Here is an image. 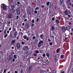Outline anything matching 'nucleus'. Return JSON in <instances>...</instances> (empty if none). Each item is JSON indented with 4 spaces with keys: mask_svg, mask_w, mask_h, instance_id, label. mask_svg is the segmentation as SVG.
Instances as JSON below:
<instances>
[{
    "mask_svg": "<svg viewBox=\"0 0 73 73\" xmlns=\"http://www.w3.org/2000/svg\"><path fill=\"white\" fill-rule=\"evenodd\" d=\"M25 27L26 29H28L29 27H30V25L29 23H27L25 25Z\"/></svg>",
    "mask_w": 73,
    "mask_h": 73,
    "instance_id": "obj_2",
    "label": "nucleus"
},
{
    "mask_svg": "<svg viewBox=\"0 0 73 73\" xmlns=\"http://www.w3.org/2000/svg\"><path fill=\"white\" fill-rule=\"evenodd\" d=\"M55 19V18L54 17H53V18H52V20L53 21H54V19Z\"/></svg>",
    "mask_w": 73,
    "mask_h": 73,
    "instance_id": "obj_48",
    "label": "nucleus"
},
{
    "mask_svg": "<svg viewBox=\"0 0 73 73\" xmlns=\"http://www.w3.org/2000/svg\"><path fill=\"white\" fill-rule=\"evenodd\" d=\"M41 7L42 8H44L45 7V6L44 5H42L41 6Z\"/></svg>",
    "mask_w": 73,
    "mask_h": 73,
    "instance_id": "obj_35",
    "label": "nucleus"
},
{
    "mask_svg": "<svg viewBox=\"0 0 73 73\" xmlns=\"http://www.w3.org/2000/svg\"><path fill=\"white\" fill-rule=\"evenodd\" d=\"M15 8V5H13L11 6V8L12 9H13V8Z\"/></svg>",
    "mask_w": 73,
    "mask_h": 73,
    "instance_id": "obj_29",
    "label": "nucleus"
},
{
    "mask_svg": "<svg viewBox=\"0 0 73 73\" xmlns=\"http://www.w3.org/2000/svg\"><path fill=\"white\" fill-rule=\"evenodd\" d=\"M32 23H35V20H32Z\"/></svg>",
    "mask_w": 73,
    "mask_h": 73,
    "instance_id": "obj_43",
    "label": "nucleus"
},
{
    "mask_svg": "<svg viewBox=\"0 0 73 73\" xmlns=\"http://www.w3.org/2000/svg\"><path fill=\"white\" fill-rule=\"evenodd\" d=\"M22 44H23V45H24V44H25V43H24V42H22Z\"/></svg>",
    "mask_w": 73,
    "mask_h": 73,
    "instance_id": "obj_51",
    "label": "nucleus"
},
{
    "mask_svg": "<svg viewBox=\"0 0 73 73\" xmlns=\"http://www.w3.org/2000/svg\"><path fill=\"white\" fill-rule=\"evenodd\" d=\"M19 38V36H17V40H18Z\"/></svg>",
    "mask_w": 73,
    "mask_h": 73,
    "instance_id": "obj_59",
    "label": "nucleus"
},
{
    "mask_svg": "<svg viewBox=\"0 0 73 73\" xmlns=\"http://www.w3.org/2000/svg\"><path fill=\"white\" fill-rule=\"evenodd\" d=\"M69 4L70 5H72V3L69 2Z\"/></svg>",
    "mask_w": 73,
    "mask_h": 73,
    "instance_id": "obj_42",
    "label": "nucleus"
},
{
    "mask_svg": "<svg viewBox=\"0 0 73 73\" xmlns=\"http://www.w3.org/2000/svg\"><path fill=\"white\" fill-rule=\"evenodd\" d=\"M25 25V24L24 23H22V25H23V26H24Z\"/></svg>",
    "mask_w": 73,
    "mask_h": 73,
    "instance_id": "obj_57",
    "label": "nucleus"
},
{
    "mask_svg": "<svg viewBox=\"0 0 73 73\" xmlns=\"http://www.w3.org/2000/svg\"><path fill=\"white\" fill-rule=\"evenodd\" d=\"M39 8L38 7H37L36 9H35V10H37L38 9H39Z\"/></svg>",
    "mask_w": 73,
    "mask_h": 73,
    "instance_id": "obj_40",
    "label": "nucleus"
},
{
    "mask_svg": "<svg viewBox=\"0 0 73 73\" xmlns=\"http://www.w3.org/2000/svg\"><path fill=\"white\" fill-rule=\"evenodd\" d=\"M23 37L24 39H26L27 41H28L29 40V38L27 35H25L23 36Z\"/></svg>",
    "mask_w": 73,
    "mask_h": 73,
    "instance_id": "obj_4",
    "label": "nucleus"
},
{
    "mask_svg": "<svg viewBox=\"0 0 73 73\" xmlns=\"http://www.w3.org/2000/svg\"><path fill=\"white\" fill-rule=\"evenodd\" d=\"M48 41L49 42L51 41V40L50 39H48Z\"/></svg>",
    "mask_w": 73,
    "mask_h": 73,
    "instance_id": "obj_55",
    "label": "nucleus"
},
{
    "mask_svg": "<svg viewBox=\"0 0 73 73\" xmlns=\"http://www.w3.org/2000/svg\"><path fill=\"white\" fill-rule=\"evenodd\" d=\"M58 55H55V58L54 59V60L55 62H57V60H58Z\"/></svg>",
    "mask_w": 73,
    "mask_h": 73,
    "instance_id": "obj_3",
    "label": "nucleus"
},
{
    "mask_svg": "<svg viewBox=\"0 0 73 73\" xmlns=\"http://www.w3.org/2000/svg\"><path fill=\"white\" fill-rule=\"evenodd\" d=\"M16 39H14L13 40L11 41V44L12 45L13 44H14L16 42Z\"/></svg>",
    "mask_w": 73,
    "mask_h": 73,
    "instance_id": "obj_7",
    "label": "nucleus"
},
{
    "mask_svg": "<svg viewBox=\"0 0 73 73\" xmlns=\"http://www.w3.org/2000/svg\"><path fill=\"white\" fill-rule=\"evenodd\" d=\"M6 35L4 36V37L5 38H6L7 37V36H8V34H6Z\"/></svg>",
    "mask_w": 73,
    "mask_h": 73,
    "instance_id": "obj_37",
    "label": "nucleus"
},
{
    "mask_svg": "<svg viewBox=\"0 0 73 73\" xmlns=\"http://www.w3.org/2000/svg\"><path fill=\"white\" fill-rule=\"evenodd\" d=\"M13 0H8V1L9 3H12L13 1Z\"/></svg>",
    "mask_w": 73,
    "mask_h": 73,
    "instance_id": "obj_27",
    "label": "nucleus"
},
{
    "mask_svg": "<svg viewBox=\"0 0 73 73\" xmlns=\"http://www.w3.org/2000/svg\"><path fill=\"white\" fill-rule=\"evenodd\" d=\"M45 54L44 53L43 55H42V56L43 57H45Z\"/></svg>",
    "mask_w": 73,
    "mask_h": 73,
    "instance_id": "obj_39",
    "label": "nucleus"
},
{
    "mask_svg": "<svg viewBox=\"0 0 73 73\" xmlns=\"http://www.w3.org/2000/svg\"><path fill=\"white\" fill-rule=\"evenodd\" d=\"M33 26H34V24H32L31 26L32 27H33Z\"/></svg>",
    "mask_w": 73,
    "mask_h": 73,
    "instance_id": "obj_63",
    "label": "nucleus"
},
{
    "mask_svg": "<svg viewBox=\"0 0 73 73\" xmlns=\"http://www.w3.org/2000/svg\"><path fill=\"white\" fill-rule=\"evenodd\" d=\"M19 16H17V20H18V19H19Z\"/></svg>",
    "mask_w": 73,
    "mask_h": 73,
    "instance_id": "obj_52",
    "label": "nucleus"
},
{
    "mask_svg": "<svg viewBox=\"0 0 73 73\" xmlns=\"http://www.w3.org/2000/svg\"><path fill=\"white\" fill-rule=\"evenodd\" d=\"M46 56H47V57H50V54L48 53H46Z\"/></svg>",
    "mask_w": 73,
    "mask_h": 73,
    "instance_id": "obj_19",
    "label": "nucleus"
},
{
    "mask_svg": "<svg viewBox=\"0 0 73 73\" xmlns=\"http://www.w3.org/2000/svg\"><path fill=\"white\" fill-rule=\"evenodd\" d=\"M38 43H40V44L42 45V44H44V42H43V41L40 40Z\"/></svg>",
    "mask_w": 73,
    "mask_h": 73,
    "instance_id": "obj_15",
    "label": "nucleus"
},
{
    "mask_svg": "<svg viewBox=\"0 0 73 73\" xmlns=\"http://www.w3.org/2000/svg\"><path fill=\"white\" fill-rule=\"evenodd\" d=\"M6 72V69H5L3 71V73H5Z\"/></svg>",
    "mask_w": 73,
    "mask_h": 73,
    "instance_id": "obj_38",
    "label": "nucleus"
},
{
    "mask_svg": "<svg viewBox=\"0 0 73 73\" xmlns=\"http://www.w3.org/2000/svg\"><path fill=\"white\" fill-rule=\"evenodd\" d=\"M10 12L11 13H13V12H15V10L13 9H11L10 10Z\"/></svg>",
    "mask_w": 73,
    "mask_h": 73,
    "instance_id": "obj_16",
    "label": "nucleus"
},
{
    "mask_svg": "<svg viewBox=\"0 0 73 73\" xmlns=\"http://www.w3.org/2000/svg\"><path fill=\"white\" fill-rule=\"evenodd\" d=\"M39 20V19L37 18V21H36L37 22H38V21Z\"/></svg>",
    "mask_w": 73,
    "mask_h": 73,
    "instance_id": "obj_53",
    "label": "nucleus"
},
{
    "mask_svg": "<svg viewBox=\"0 0 73 73\" xmlns=\"http://www.w3.org/2000/svg\"><path fill=\"white\" fill-rule=\"evenodd\" d=\"M40 73H46V72L44 70L42 71H41L40 72Z\"/></svg>",
    "mask_w": 73,
    "mask_h": 73,
    "instance_id": "obj_17",
    "label": "nucleus"
},
{
    "mask_svg": "<svg viewBox=\"0 0 73 73\" xmlns=\"http://www.w3.org/2000/svg\"><path fill=\"white\" fill-rule=\"evenodd\" d=\"M23 70H21V73H23Z\"/></svg>",
    "mask_w": 73,
    "mask_h": 73,
    "instance_id": "obj_58",
    "label": "nucleus"
},
{
    "mask_svg": "<svg viewBox=\"0 0 73 73\" xmlns=\"http://www.w3.org/2000/svg\"><path fill=\"white\" fill-rule=\"evenodd\" d=\"M53 73H56V71L55 70H54L53 71Z\"/></svg>",
    "mask_w": 73,
    "mask_h": 73,
    "instance_id": "obj_49",
    "label": "nucleus"
},
{
    "mask_svg": "<svg viewBox=\"0 0 73 73\" xmlns=\"http://www.w3.org/2000/svg\"><path fill=\"white\" fill-rule=\"evenodd\" d=\"M23 49L24 50H28V47L26 46L25 47L23 48Z\"/></svg>",
    "mask_w": 73,
    "mask_h": 73,
    "instance_id": "obj_12",
    "label": "nucleus"
},
{
    "mask_svg": "<svg viewBox=\"0 0 73 73\" xmlns=\"http://www.w3.org/2000/svg\"><path fill=\"white\" fill-rule=\"evenodd\" d=\"M41 58L40 57H38V60H40V59Z\"/></svg>",
    "mask_w": 73,
    "mask_h": 73,
    "instance_id": "obj_62",
    "label": "nucleus"
},
{
    "mask_svg": "<svg viewBox=\"0 0 73 73\" xmlns=\"http://www.w3.org/2000/svg\"><path fill=\"white\" fill-rule=\"evenodd\" d=\"M16 12L18 15H19L20 13V10L19 9H17L16 10Z\"/></svg>",
    "mask_w": 73,
    "mask_h": 73,
    "instance_id": "obj_8",
    "label": "nucleus"
},
{
    "mask_svg": "<svg viewBox=\"0 0 73 73\" xmlns=\"http://www.w3.org/2000/svg\"><path fill=\"white\" fill-rule=\"evenodd\" d=\"M15 73H18V72H17V71H15Z\"/></svg>",
    "mask_w": 73,
    "mask_h": 73,
    "instance_id": "obj_61",
    "label": "nucleus"
},
{
    "mask_svg": "<svg viewBox=\"0 0 73 73\" xmlns=\"http://www.w3.org/2000/svg\"><path fill=\"white\" fill-rule=\"evenodd\" d=\"M13 16V15L12 14H9L8 15V17L9 19H11V18H12Z\"/></svg>",
    "mask_w": 73,
    "mask_h": 73,
    "instance_id": "obj_6",
    "label": "nucleus"
},
{
    "mask_svg": "<svg viewBox=\"0 0 73 73\" xmlns=\"http://www.w3.org/2000/svg\"><path fill=\"white\" fill-rule=\"evenodd\" d=\"M11 29H12V28L10 27L9 29V31H11Z\"/></svg>",
    "mask_w": 73,
    "mask_h": 73,
    "instance_id": "obj_46",
    "label": "nucleus"
},
{
    "mask_svg": "<svg viewBox=\"0 0 73 73\" xmlns=\"http://www.w3.org/2000/svg\"><path fill=\"white\" fill-rule=\"evenodd\" d=\"M64 13L67 16V15H68V11H65Z\"/></svg>",
    "mask_w": 73,
    "mask_h": 73,
    "instance_id": "obj_14",
    "label": "nucleus"
},
{
    "mask_svg": "<svg viewBox=\"0 0 73 73\" xmlns=\"http://www.w3.org/2000/svg\"><path fill=\"white\" fill-rule=\"evenodd\" d=\"M70 28H71V27L70 26H67L66 27V29L67 31H69V30L70 29Z\"/></svg>",
    "mask_w": 73,
    "mask_h": 73,
    "instance_id": "obj_11",
    "label": "nucleus"
},
{
    "mask_svg": "<svg viewBox=\"0 0 73 73\" xmlns=\"http://www.w3.org/2000/svg\"><path fill=\"white\" fill-rule=\"evenodd\" d=\"M49 44L50 45H53V43L52 42H50L49 43Z\"/></svg>",
    "mask_w": 73,
    "mask_h": 73,
    "instance_id": "obj_34",
    "label": "nucleus"
},
{
    "mask_svg": "<svg viewBox=\"0 0 73 73\" xmlns=\"http://www.w3.org/2000/svg\"><path fill=\"white\" fill-rule=\"evenodd\" d=\"M17 4H18L19 5V4H20V2L19 1L17 2Z\"/></svg>",
    "mask_w": 73,
    "mask_h": 73,
    "instance_id": "obj_50",
    "label": "nucleus"
},
{
    "mask_svg": "<svg viewBox=\"0 0 73 73\" xmlns=\"http://www.w3.org/2000/svg\"><path fill=\"white\" fill-rule=\"evenodd\" d=\"M13 62H15V58H13Z\"/></svg>",
    "mask_w": 73,
    "mask_h": 73,
    "instance_id": "obj_41",
    "label": "nucleus"
},
{
    "mask_svg": "<svg viewBox=\"0 0 73 73\" xmlns=\"http://www.w3.org/2000/svg\"><path fill=\"white\" fill-rule=\"evenodd\" d=\"M39 53V52L38 50H36V54H37L38 53Z\"/></svg>",
    "mask_w": 73,
    "mask_h": 73,
    "instance_id": "obj_32",
    "label": "nucleus"
},
{
    "mask_svg": "<svg viewBox=\"0 0 73 73\" xmlns=\"http://www.w3.org/2000/svg\"><path fill=\"white\" fill-rule=\"evenodd\" d=\"M68 17H71V16H70V15H68Z\"/></svg>",
    "mask_w": 73,
    "mask_h": 73,
    "instance_id": "obj_47",
    "label": "nucleus"
},
{
    "mask_svg": "<svg viewBox=\"0 0 73 73\" xmlns=\"http://www.w3.org/2000/svg\"><path fill=\"white\" fill-rule=\"evenodd\" d=\"M34 13H35V14H37V11L36 10H35L34 11Z\"/></svg>",
    "mask_w": 73,
    "mask_h": 73,
    "instance_id": "obj_33",
    "label": "nucleus"
},
{
    "mask_svg": "<svg viewBox=\"0 0 73 73\" xmlns=\"http://www.w3.org/2000/svg\"><path fill=\"white\" fill-rule=\"evenodd\" d=\"M71 30L72 31H73V28H72V29H71Z\"/></svg>",
    "mask_w": 73,
    "mask_h": 73,
    "instance_id": "obj_64",
    "label": "nucleus"
},
{
    "mask_svg": "<svg viewBox=\"0 0 73 73\" xmlns=\"http://www.w3.org/2000/svg\"><path fill=\"white\" fill-rule=\"evenodd\" d=\"M59 51V50L58 49H57L56 50V52L57 53H58V52Z\"/></svg>",
    "mask_w": 73,
    "mask_h": 73,
    "instance_id": "obj_45",
    "label": "nucleus"
},
{
    "mask_svg": "<svg viewBox=\"0 0 73 73\" xmlns=\"http://www.w3.org/2000/svg\"><path fill=\"white\" fill-rule=\"evenodd\" d=\"M7 30H5V31H4V33L5 35H7Z\"/></svg>",
    "mask_w": 73,
    "mask_h": 73,
    "instance_id": "obj_24",
    "label": "nucleus"
},
{
    "mask_svg": "<svg viewBox=\"0 0 73 73\" xmlns=\"http://www.w3.org/2000/svg\"><path fill=\"white\" fill-rule=\"evenodd\" d=\"M42 45L41 44H40V43H38V48H40V47H41Z\"/></svg>",
    "mask_w": 73,
    "mask_h": 73,
    "instance_id": "obj_20",
    "label": "nucleus"
},
{
    "mask_svg": "<svg viewBox=\"0 0 73 73\" xmlns=\"http://www.w3.org/2000/svg\"><path fill=\"white\" fill-rule=\"evenodd\" d=\"M27 17V14H24L23 15V17L24 19H25V17Z\"/></svg>",
    "mask_w": 73,
    "mask_h": 73,
    "instance_id": "obj_18",
    "label": "nucleus"
},
{
    "mask_svg": "<svg viewBox=\"0 0 73 73\" xmlns=\"http://www.w3.org/2000/svg\"><path fill=\"white\" fill-rule=\"evenodd\" d=\"M17 47L18 49H20V44L19 43H17Z\"/></svg>",
    "mask_w": 73,
    "mask_h": 73,
    "instance_id": "obj_10",
    "label": "nucleus"
},
{
    "mask_svg": "<svg viewBox=\"0 0 73 73\" xmlns=\"http://www.w3.org/2000/svg\"><path fill=\"white\" fill-rule=\"evenodd\" d=\"M7 33L8 34L9 33V30H8L7 31Z\"/></svg>",
    "mask_w": 73,
    "mask_h": 73,
    "instance_id": "obj_54",
    "label": "nucleus"
},
{
    "mask_svg": "<svg viewBox=\"0 0 73 73\" xmlns=\"http://www.w3.org/2000/svg\"><path fill=\"white\" fill-rule=\"evenodd\" d=\"M27 13L28 15H30V14L31 13V11H30V9H29L27 8Z\"/></svg>",
    "mask_w": 73,
    "mask_h": 73,
    "instance_id": "obj_5",
    "label": "nucleus"
},
{
    "mask_svg": "<svg viewBox=\"0 0 73 73\" xmlns=\"http://www.w3.org/2000/svg\"><path fill=\"white\" fill-rule=\"evenodd\" d=\"M40 37L41 38H43V35H41L40 36Z\"/></svg>",
    "mask_w": 73,
    "mask_h": 73,
    "instance_id": "obj_28",
    "label": "nucleus"
},
{
    "mask_svg": "<svg viewBox=\"0 0 73 73\" xmlns=\"http://www.w3.org/2000/svg\"><path fill=\"white\" fill-rule=\"evenodd\" d=\"M62 30L63 32H65L66 31V28H65V27H62Z\"/></svg>",
    "mask_w": 73,
    "mask_h": 73,
    "instance_id": "obj_9",
    "label": "nucleus"
},
{
    "mask_svg": "<svg viewBox=\"0 0 73 73\" xmlns=\"http://www.w3.org/2000/svg\"><path fill=\"white\" fill-rule=\"evenodd\" d=\"M35 38H36V37L35 36H33V40H34V39H35Z\"/></svg>",
    "mask_w": 73,
    "mask_h": 73,
    "instance_id": "obj_44",
    "label": "nucleus"
},
{
    "mask_svg": "<svg viewBox=\"0 0 73 73\" xmlns=\"http://www.w3.org/2000/svg\"><path fill=\"white\" fill-rule=\"evenodd\" d=\"M60 57L62 59H63L64 58V55H61Z\"/></svg>",
    "mask_w": 73,
    "mask_h": 73,
    "instance_id": "obj_22",
    "label": "nucleus"
},
{
    "mask_svg": "<svg viewBox=\"0 0 73 73\" xmlns=\"http://www.w3.org/2000/svg\"><path fill=\"white\" fill-rule=\"evenodd\" d=\"M66 40H67V38H65V39H64V41H66Z\"/></svg>",
    "mask_w": 73,
    "mask_h": 73,
    "instance_id": "obj_60",
    "label": "nucleus"
},
{
    "mask_svg": "<svg viewBox=\"0 0 73 73\" xmlns=\"http://www.w3.org/2000/svg\"><path fill=\"white\" fill-rule=\"evenodd\" d=\"M13 57L15 59H17V56H16V55H14V56H13Z\"/></svg>",
    "mask_w": 73,
    "mask_h": 73,
    "instance_id": "obj_25",
    "label": "nucleus"
},
{
    "mask_svg": "<svg viewBox=\"0 0 73 73\" xmlns=\"http://www.w3.org/2000/svg\"><path fill=\"white\" fill-rule=\"evenodd\" d=\"M3 9H4V10H5V11H6L8 9V7L6 5L3 4H2V5H1V7H2Z\"/></svg>",
    "mask_w": 73,
    "mask_h": 73,
    "instance_id": "obj_1",
    "label": "nucleus"
},
{
    "mask_svg": "<svg viewBox=\"0 0 73 73\" xmlns=\"http://www.w3.org/2000/svg\"><path fill=\"white\" fill-rule=\"evenodd\" d=\"M29 70H31V69H32V66H30L29 67Z\"/></svg>",
    "mask_w": 73,
    "mask_h": 73,
    "instance_id": "obj_31",
    "label": "nucleus"
},
{
    "mask_svg": "<svg viewBox=\"0 0 73 73\" xmlns=\"http://www.w3.org/2000/svg\"><path fill=\"white\" fill-rule=\"evenodd\" d=\"M54 29H55V28H54V26H52V27L51 29L52 31H54Z\"/></svg>",
    "mask_w": 73,
    "mask_h": 73,
    "instance_id": "obj_23",
    "label": "nucleus"
},
{
    "mask_svg": "<svg viewBox=\"0 0 73 73\" xmlns=\"http://www.w3.org/2000/svg\"><path fill=\"white\" fill-rule=\"evenodd\" d=\"M50 4V2H47V3H46V5H49V4Z\"/></svg>",
    "mask_w": 73,
    "mask_h": 73,
    "instance_id": "obj_30",
    "label": "nucleus"
},
{
    "mask_svg": "<svg viewBox=\"0 0 73 73\" xmlns=\"http://www.w3.org/2000/svg\"><path fill=\"white\" fill-rule=\"evenodd\" d=\"M60 2L61 4H63L64 3V0H60Z\"/></svg>",
    "mask_w": 73,
    "mask_h": 73,
    "instance_id": "obj_21",
    "label": "nucleus"
},
{
    "mask_svg": "<svg viewBox=\"0 0 73 73\" xmlns=\"http://www.w3.org/2000/svg\"><path fill=\"white\" fill-rule=\"evenodd\" d=\"M17 32L15 31L14 33V37H17Z\"/></svg>",
    "mask_w": 73,
    "mask_h": 73,
    "instance_id": "obj_13",
    "label": "nucleus"
},
{
    "mask_svg": "<svg viewBox=\"0 0 73 73\" xmlns=\"http://www.w3.org/2000/svg\"><path fill=\"white\" fill-rule=\"evenodd\" d=\"M27 21V19H25V20H24V22H25V21Z\"/></svg>",
    "mask_w": 73,
    "mask_h": 73,
    "instance_id": "obj_56",
    "label": "nucleus"
},
{
    "mask_svg": "<svg viewBox=\"0 0 73 73\" xmlns=\"http://www.w3.org/2000/svg\"><path fill=\"white\" fill-rule=\"evenodd\" d=\"M56 23H60V22H59V21H58V19L56 20Z\"/></svg>",
    "mask_w": 73,
    "mask_h": 73,
    "instance_id": "obj_36",
    "label": "nucleus"
},
{
    "mask_svg": "<svg viewBox=\"0 0 73 73\" xmlns=\"http://www.w3.org/2000/svg\"><path fill=\"white\" fill-rule=\"evenodd\" d=\"M10 24H11V21H9V22L7 25V26H9L10 25Z\"/></svg>",
    "mask_w": 73,
    "mask_h": 73,
    "instance_id": "obj_26",
    "label": "nucleus"
}]
</instances>
